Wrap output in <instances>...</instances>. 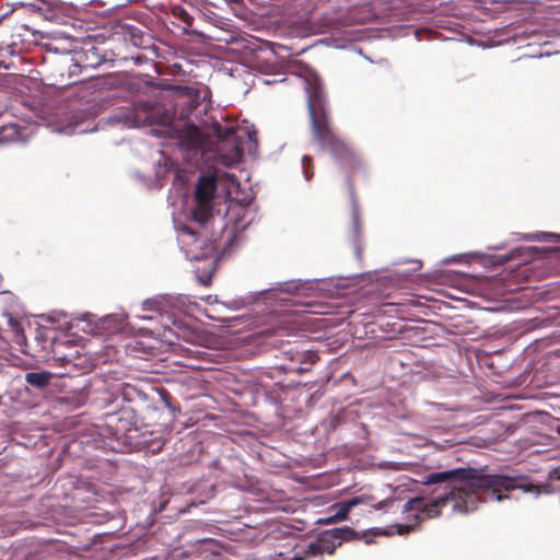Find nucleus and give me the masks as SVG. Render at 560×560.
I'll return each mask as SVG.
<instances>
[{
    "label": "nucleus",
    "instance_id": "obj_6",
    "mask_svg": "<svg viewBox=\"0 0 560 560\" xmlns=\"http://www.w3.org/2000/svg\"><path fill=\"white\" fill-rule=\"evenodd\" d=\"M178 242L190 260H201L215 253L214 243L191 226L178 228Z\"/></svg>",
    "mask_w": 560,
    "mask_h": 560
},
{
    "label": "nucleus",
    "instance_id": "obj_17",
    "mask_svg": "<svg viewBox=\"0 0 560 560\" xmlns=\"http://www.w3.org/2000/svg\"><path fill=\"white\" fill-rule=\"evenodd\" d=\"M302 167H303L304 177L307 180L312 179L314 176V162H313L312 156L304 155L302 158Z\"/></svg>",
    "mask_w": 560,
    "mask_h": 560
},
{
    "label": "nucleus",
    "instance_id": "obj_7",
    "mask_svg": "<svg viewBox=\"0 0 560 560\" xmlns=\"http://www.w3.org/2000/svg\"><path fill=\"white\" fill-rule=\"evenodd\" d=\"M116 119L127 127H140L161 122L160 108L151 102H139L122 109Z\"/></svg>",
    "mask_w": 560,
    "mask_h": 560
},
{
    "label": "nucleus",
    "instance_id": "obj_26",
    "mask_svg": "<svg viewBox=\"0 0 560 560\" xmlns=\"http://www.w3.org/2000/svg\"><path fill=\"white\" fill-rule=\"evenodd\" d=\"M172 410H173V412H175V411H176V408H172ZM177 411H179V408H177Z\"/></svg>",
    "mask_w": 560,
    "mask_h": 560
},
{
    "label": "nucleus",
    "instance_id": "obj_12",
    "mask_svg": "<svg viewBox=\"0 0 560 560\" xmlns=\"http://www.w3.org/2000/svg\"><path fill=\"white\" fill-rule=\"evenodd\" d=\"M80 59L83 62L84 68H94L101 65L105 59L100 55L98 49L95 47H91L90 49L84 50L79 54Z\"/></svg>",
    "mask_w": 560,
    "mask_h": 560
},
{
    "label": "nucleus",
    "instance_id": "obj_2",
    "mask_svg": "<svg viewBox=\"0 0 560 560\" xmlns=\"http://www.w3.org/2000/svg\"><path fill=\"white\" fill-rule=\"evenodd\" d=\"M311 130L315 141L328 150L343 175L349 191L354 197V183L368 178V168L361 156L334 130L328 101L322 86L311 88L307 97Z\"/></svg>",
    "mask_w": 560,
    "mask_h": 560
},
{
    "label": "nucleus",
    "instance_id": "obj_16",
    "mask_svg": "<svg viewBox=\"0 0 560 560\" xmlns=\"http://www.w3.org/2000/svg\"><path fill=\"white\" fill-rule=\"evenodd\" d=\"M351 224H352V231H351L352 238H353V242L357 243L361 235V224H360L359 209L355 203H353V207H352Z\"/></svg>",
    "mask_w": 560,
    "mask_h": 560
},
{
    "label": "nucleus",
    "instance_id": "obj_9",
    "mask_svg": "<svg viewBox=\"0 0 560 560\" xmlns=\"http://www.w3.org/2000/svg\"><path fill=\"white\" fill-rule=\"evenodd\" d=\"M82 68H84L83 67V62H82V60L80 59L79 56L75 59L74 58H70L68 60H65L60 65L59 70H60L61 78H63L65 77V70L67 69V71H68V81L61 80L60 84L61 85H71V84L77 83L79 80L78 79H73V78L79 75V73L81 72Z\"/></svg>",
    "mask_w": 560,
    "mask_h": 560
},
{
    "label": "nucleus",
    "instance_id": "obj_20",
    "mask_svg": "<svg viewBox=\"0 0 560 560\" xmlns=\"http://www.w3.org/2000/svg\"><path fill=\"white\" fill-rule=\"evenodd\" d=\"M291 331H292V328L290 326L282 324L273 329V335L279 336V337L280 336H290Z\"/></svg>",
    "mask_w": 560,
    "mask_h": 560
},
{
    "label": "nucleus",
    "instance_id": "obj_19",
    "mask_svg": "<svg viewBox=\"0 0 560 560\" xmlns=\"http://www.w3.org/2000/svg\"><path fill=\"white\" fill-rule=\"evenodd\" d=\"M183 23H185L188 26H191L194 24V16L189 14L184 8H178V12L175 13Z\"/></svg>",
    "mask_w": 560,
    "mask_h": 560
},
{
    "label": "nucleus",
    "instance_id": "obj_23",
    "mask_svg": "<svg viewBox=\"0 0 560 560\" xmlns=\"http://www.w3.org/2000/svg\"><path fill=\"white\" fill-rule=\"evenodd\" d=\"M281 556H282V555H279V557H278V558H275V559H272V560H298L296 558H292V559H282V558H281Z\"/></svg>",
    "mask_w": 560,
    "mask_h": 560
},
{
    "label": "nucleus",
    "instance_id": "obj_5",
    "mask_svg": "<svg viewBox=\"0 0 560 560\" xmlns=\"http://www.w3.org/2000/svg\"><path fill=\"white\" fill-rule=\"evenodd\" d=\"M217 192V177L214 175H202L199 177L195 192L194 206L191 208V220L200 228H206L213 217V198Z\"/></svg>",
    "mask_w": 560,
    "mask_h": 560
},
{
    "label": "nucleus",
    "instance_id": "obj_11",
    "mask_svg": "<svg viewBox=\"0 0 560 560\" xmlns=\"http://www.w3.org/2000/svg\"><path fill=\"white\" fill-rule=\"evenodd\" d=\"M51 378L49 372H30L25 375V381L31 386L43 389L48 386Z\"/></svg>",
    "mask_w": 560,
    "mask_h": 560
},
{
    "label": "nucleus",
    "instance_id": "obj_22",
    "mask_svg": "<svg viewBox=\"0 0 560 560\" xmlns=\"http://www.w3.org/2000/svg\"><path fill=\"white\" fill-rule=\"evenodd\" d=\"M416 524H408V525H399L398 526V533L399 534H406L415 529Z\"/></svg>",
    "mask_w": 560,
    "mask_h": 560
},
{
    "label": "nucleus",
    "instance_id": "obj_25",
    "mask_svg": "<svg viewBox=\"0 0 560 560\" xmlns=\"http://www.w3.org/2000/svg\"><path fill=\"white\" fill-rule=\"evenodd\" d=\"M546 236L551 237V236H555V235L552 233H549V234H546Z\"/></svg>",
    "mask_w": 560,
    "mask_h": 560
},
{
    "label": "nucleus",
    "instance_id": "obj_24",
    "mask_svg": "<svg viewBox=\"0 0 560 560\" xmlns=\"http://www.w3.org/2000/svg\"><path fill=\"white\" fill-rule=\"evenodd\" d=\"M228 1L231 2V3H236V4L242 2V0H228Z\"/></svg>",
    "mask_w": 560,
    "mask_h": 560
},
{
    "label": "nucleus",
    "instance_id": "obj_13",
    "mask_svg": "<svg viewBox=\"0 0 560 560\" xmlns=\"http://www.w3.org/2000/svg\"><path fill=\"white\" fill-rule=\"evenodd\" d=\"M332 535L336 538V541L338 542V546H341L343 541H350L359 539V534L349 526H342L330 529Z\"/></svg>",
    "mask_w": 560,
    "mask_h": 560
},
{
    "label": "nucleus",
    "instance_id": "obj_8",
    "mask_svg": "<svg viewBox=\"0 0 560 560\" xmlns=\"http://www.w3.org/2000/svg\"><path fill=\"white\" fill-rule=\"evenodd\" d=\"M337 547H339L338 542L329 529L320 533L317 539L308 545L306 553L311 556L323 553L334 555Z\"/></svg>",
    "mask_w": 560,
    "mask_h": 560
},
{
    "label": "nucleus",
    "instance_id": "obj_10",
    "mask_svg": "<svg viewBox=\"0 0 560 560\" xmlns=\"http://www.w3.org/2000/svg\"><path fill=\"white\" fill-rule=\"evenodd\" d=\"M22 137V129L16 124H8L0 127V144L19 142Z\"/></svg>",
    "mask_w": 560,
    "mask_h": 560
},
{
    "label": "nucleus",
    "instance_id": "obj_18",
    "mask_svg": "<svg viewBox=\"0 0 560 560\" xmlns=\"http://www.w3.org/2000/svg\"><path fill=\"white\" fill-rule=\"evenodd\" d=\"M73 358L74 357L72 354H70V355L65 354V355L57 357V350H55V355H54L52 360L61 366H67V365H75L73 363Z\"/></svg>",
    "mask_w": 560,
    "mask_h": 560
},
{
    "label": "nucleus",
    "instance_id": "obj_1",
    "mask_svg": "<svg viewBox=\"0 0 560 560\" xmlns=\"http://www.w3.org/2000/svg\"><path fill=\"white\" fill-rule=\"evenodd\" d=\"M425 485L445 483L444 492L432 500L416 497L404 504L406 520L416 524L439 516L441 509L453 503V509L469 513L477 509L479 501H502L506 495L502 491L522 490L534 497L560 491V467L549 472V481L535 483L525 476L483 475L467 467L432 472L425 477Z\"/></svg>",
    "mask_w": 560,
    "mask_h": 560
},
{
    "label": "nucleus",
    "instance_id": "obj_15",
    "mask_svg": "<svg viewBox=\"0 0 560 560\" xmlns=\"http://www.w3.org/2000/svg\"><path fill=\"white\" fill-rule=\"evenodd\" d=\"M285 353L290 354L291 359L294 358V354L300 355L301 358L299 360L301 361V363H307L310 365L315 364L319 360L318 354L312 350L304 351V352L300 353L299 351L294 352L293 349L291 348L288 351H285Z\"/></svg>",
    "mask_w": 560,
    "mask_h": 560
},
{
    "label": "nucleus",
    "instance_id": "obj_14",
    "mask_svg": "<svg viewBox=\"0 0 560 560\" xmlns=\"http://www.w3.org/2000/svg\"><path fill=\"white\" fill-rule=\"evenodd\" d=\"M361 502H362V499L357 497V498H352L351 500L338 503L337 505L331 506V509L337 510L335 513L337 515V518H339L340 521H345V520H347L348 514L350 513L352 508L357 506Z\"/></svg>",
    "mask_w": 560,
    "mask_h": 560
},
{
    "label": "nucleus",
    "instance_id": "obj_21",
    "mask_svg": "<svg viewBox=\"0 0 560 560\" xmlns=\"http://www.w3.org/2000/svg\"><path fill=\"white\" fill-rule=\"evenodd\" d=\"M337 522H340V520L337 518L336 514L330 515L328 517H325V518H322V520L318 521V523H320V524H334V523H337Z\"/></svg>",
    "mask_w": 560,
    "mask_h": 560
},
{
    "label": "nucleus",
    "instance_id": "obj_4",
    "mask_svg": "<svg viewBox=\"0 0 560 560\" xmlns=\"http://www.w3.org/2000/svg\"><path fill=\"white\" fill-rule=\"evenodd\" d=\"M98 429L102 442L114 452L124 453L140 443L136 415L131 408L107 413Z\"/></svg>",
    "mask_w": 560,
    "mask_h": 560
},
{
    "label": "nucleus",
    "instance_id": "obj_3",
    "mask_svg": "<svg viewBox=\"0 0 560 560\" xmlns=\"http://www.w3.org/2000/svg\"><path fill=\"white\" fill-rule=\"evenodd\" d=\"M215 140L194 124L185 122L175 129L179 143L189 151H213L225 166L237 164L244 153L243 141L237 137V129L233 126L223 127L219 122L213 125Z\"/></svg>",
    "mask_w": 560,
    "mask_h": 560
}]
</instances>
